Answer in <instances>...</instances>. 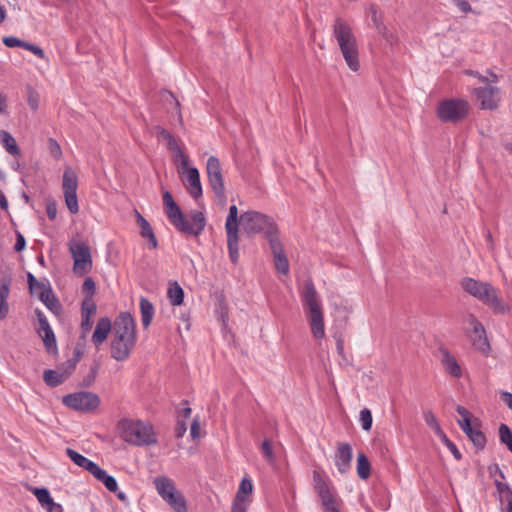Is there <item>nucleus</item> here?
I'll list each match as a JSON object with an SVG mask.
<instances>
[{
    "mask_svg": "<svg viewBox=\"0 0 512 512\" xmlns=\"http://www.w3.org/2000/svg\"><path fill=\"white\" fill-rule=\"evenodd\" d=\"M62 188L65 204L71 214L79 212V204L77 198L78 177L76 172L69 166L64 170L62 177Z\"/></svg>",
    "mask_w": 512,
    "mask_h": 512,
    "instance_id": "9b49d317",
    "label": "nucleus"
},
{
    "mask_svg": "<svg viewBox=\"0 0 512 512\" xmlns=\"http://www.w3.org/2000/svg\"><path fill=\"white\" fill-rule=\"evenodd\" d=\"M154 486L162 499L166 498L167 495L172 494L177 490L174 482L166 476L156 477L154 479Z\"/></svg>",
    "mask_w": 512,
    "mask_h": 512,
    "instance_id": "bb28decb",
    "label": "nucleus"
},
{
    "mask_svg": "<svg viewBox=\"0 0 512 512\" xmlns=\"http://www.w3.org/2000/svg\"><path fill=\"white\" fill-rule=\"evenodd\" d=\"M261 450L263 453L264 458L269 462L273 463L275 460L274 453H273V446L271 440H264L261 445Z\"/></svg>",
    "mask_w": 512,
    "mask_h": 512,
    "instance_id": "49530a36",
    "label": "nucleus"
},
{
    "mask_svg": "<svg viewBox=\"0 0 512 512\" xmlns=\"http://www.w3.org/2000/svg\"><path fill=\"white\" fill-rule=\"evenodd\" d=\"M96 304L91 298H86L81 305V337L85 338L93 326V316L96 313Z\"/></svg>",
    "mask_w": 512,
    "mask_h": 512,
    "instance_id": "a211bd4d",
    "label": "nucleus"
},
{
    "mask_svg": "<svg viewBox=\"0 0 512 512\" xmlns=\"http://www.w3.org/2000/svg\"><path fill=\"white\" fill-rule=\"evenodd\" d=\"M48 150H49L50 155L54 159L60 160L62 158V155H63L62 149H61L59 143L54 138L48 139Z\"/></svg>",
    "mask_w": 512,
    "mask_h": 512,
    "instance_id": "a18cd8bd",
    "label": "nucleus"
},
{
    "mask_svg": "<svg viewBox=\"0 0 512 512\" xmlns=\"http://www.w3.org/2000/svg\"><path fill=\"white\" fill-rule=\"evenodd\" d=\"M0 207L4 210L8 209V201L2 192H0Z\"/></svg>",
    "mask_w": 512,
    "mask_h": 512,
    "instance_id": "774afa93",
    "label": "nucleus"
},
{
    "mask_svg": "<svg viewBox=\"0 0 512 512\" xmlns=\"http://www.w3.org/2000/svg\"><path fill=\"white\" fill-rule=\"evenodd\" d=\"M200 430H201V427H200V423L197 419H194L192 424H191V427H190V435L193 439H197L200 437Z\"/></svg>",
    "mask_w": 512,
    "mask_h": 512,
    "instance_id": "13d9d810",
    "label": "nucleus"
},
{
    "mask_svg": "<svg viewBox=\"0 0 512 512\" xmlns=\"http://www.w3.org/2000/svg\"><path fill=\"white\" fill-rule=\"evenodd\" d=\"M474 93L482 109L492 110L498 107L500 101L498 88L492 86L477 88Z\"/></svg>",
    "mask_w": 512,
    "mask_h": 512,
    "instance_id": "f3484780",
    "label": "nucleus"
},
{
    "mask_svg": "<svg viewBox=\"0 0 512 512\" xmlns=\"http://www.w3.org/2000/svg\"><path fill=\"white\" fill-rule=\"evenodd\" d=\"M252 492H253V483H252L251 479L248 477H243L239 484L236 494L240 495L242 497L251 499Z\"/></svg>",
    "mask_w": 512,
    "mask_h": 512,
    "instance_id": "a19ab883",
    "label": "nucleus"
},
{
    "mask_svg": "<svg viewBox=\"0 0 512 512\" xmlns=\"http://www.w3.org/2000/svg\"><path fill=\"white\" fill-rule=\"evenodd\" d=\"M206 171L211 189L217 197L224 198L225 188L220 161L215 156L207 159Z\"/></svg>",
    "mask_w": 512,
    "mask_h": 512,
    "instance_id": "2eb2a0df",
    "label": "nucleus"
},
{
    "mask_svg": "<svg viewBox=\"0 0 512 512\" xmlns=\"http://www.w3.org/2000/svg\"><path fill=\"white\" fill-rule=\"evenodd\" d=\"M313 487L325 511L340 507L342 500L338 497L335 488L318 471H313Z\"/></svg>",
    "mask_w": 512,
    "mask_h": 512,
    "instance_id": "1a4fd4ad",
    "label": "nucleus"
},
{
    "mask_svg": "<svg viewBox=\"0 0 512 512\" xmlns=\"http://www.w3.org/2000/svg\"><path fill=\"white\" fill-rule=\"evenodd\" d=\"M38 335L41 337L44 346L49 353H53L57 350L56 337L52 328L39 332Z\"/></svg>",
    "mask_w": 512,
    "mask_h": 512,
    "instance_id": "e433bc0d",
    "label": "nucleus"
},
{
    "mask_svg": "<svg viewBox=\"0 0 512 512\" xmlns=\"http://www.w3.org/2000/svg\"><path fill=\"white\" fill-rule=\"evenodd\" d=\"M225 230L229 258L233 264H236L239 260L238 209L236 205H232L229 208Z\"/></svg>",
    "mask_w": 512,
    "mask_h": 512,
    "instance_id": "9d476101",
    "label": "nucleus"
},
{
    "mask_svg": "<svg viewBox=\"0 0 512 512\" xmlns=\"http://www.w3.org/2000/svg\"><path fill=\"white\" fill-rule=\"evenodd\" d=\"M112 330V322L108 317H102L98 320L91 337V341L96 348H99L107 340Z\"/></svg>",
    "mask_w": 512,
    "mask_h": 512,
    "instance_id": "4be33fe9",
    "label": "nucleus"
},
{
    "mask_svg": "<svg viewBox=\"0 0 512 512\" xmlns=\"http://www.w3.org/2000/svg\"><path fill=\"white\" fill-rule=\"evenodd\" d=\"M39 299L46 305L47 308H49L50 310H53L54 308L57 307L58 305V301L56 299V297L54 296L53 294V291L52 289L50 290H45V292H41L40 293V297Z\"/></svg>",
    "mask_w": 512,
    "mask_h": 512,
    "instance_id": "37998d69",
    "label": "nucleus"
},
{
    "mask_svg": "<svg viewBox=\"0 0 512 512\" xmlns=\"http://www.w3.org/2000/svg\"><path fill=\"white\" fill-rule=\"evenodd\" d=\"M2 42L5 46H7L9 48H14V47L23 48L25 41L15 37V36H6L2 39Z\"/></svg>",
    "mask_w": 512,
    "mask_h": 512,
    "instance_id": "8fccbe9b",
    "label": "nucleus"
},
{
    "mask_svg": "<svg viewBox=\"0 0 512 512\" xmlns=\"http://www.w3.org/2000/svg\"><path fill=\"white\" fill-rule=\"evenodd\" d=\"M359 420L361 423V427L365 431H369L372 427L373 418L372 413L369 409L364 408L360 411Z\"/></svg>",
    "mask_w": 512,
    "mask_h": 512,
    "instance_id": "c03bdc74",
    "label": "nucleus"
},
{
    "mask_svg": "<svg viewBox=\"0 0 512 512\" xmlns=\"http://www.w3.org/2000/svg\"><path fill=\"white\" fill-rule=\"evenodd\" d=\"M0 143L5 151L13 157H19L21 150L16 142V139L5 130H0Z\"/></svg>",
    "mask_w": 512,
    "mask_h": 512,
    "instance_id": "a878e982",
    "label": "nucleus"
},
{
    "mask_svg": "<svg viewBox=\"0 0 512 512\" xmlns=\"http://www.w3.org/2000/svg\"><path fill=\"white\" fill-rule=\"evenodd\" d=\"M141 321L144 328H148L154 317V306L145 297L140 299Z\"/></svg>",
    "mask_w": 512,
    "mask_h": 512,
    "instance_id": "72a5a7b5",
    "label": "nucleus"
},
{
    "mask_svg": "<svg viewBox=\"0 0 512 512\" xmlns=\"http://www.w3.org/2000/svg\"><path fill=\"white\" fill-rule=\"evenodd\" d=\"M66 454L70 458V460L73 461L77 466L84 468L91 474H93V472L98 467V464L89 460L88 458H86L85 456L71 448L66 449Z\"/></svg>",
    "mask_w": 512,
    "mask_h": 512,
    "instance_id": "393cba45",
    "label": "nucleus"
},
{
    "mask_svg": "<svg viewBox=\"0 0 512 512\" xmlns=\"http://www.w3.org/2000/svg\"><path fill=\"white\" fill-rule=\"evenodd\" d=\"M453 3L464 13L472 11L471 5L466 0H453Z\"/></svg>",
    "mask_w": 512,
    "mask_h": 512,
    "instance_id": "052dcab7",
    "label": "nucleus"
},
{
    "mask_svg": "<svg viewBox=\"0 0 512 512\" xmlns=\"http://www.w3.org/2000/svg\"><path fill=\"white\" fill-rule=\"evenodd\" d=\"M442 364L445 371L454 378H460L462 376V369L457 362L456 358L449 352H444L442 356Z\"/></svg>",
    "mask_w": 512,
    "mask_h": 512,
    "instance_id": "7c9ffc66",
    "label": "nucleus"
},
{
    "mask_svg": "<svg viewBox=\"0 0 512 512\" xmlns=\"http://www.w3.org/2000/svg\"><path fill=\"white\" fill-rule=\"evenodd\" d=\"M460 285L465 292L489 306L495 313L504 314L509 310L490 283L465 277L461 280Z\"/></svg>",
    "mask_w": 512,
    "mask_h": 512,
    "instance_id": "20e7f679",
    "label": "nucleus"
},
{
    "mask_svg": "<svg viewBox=\"0 0 512 512\" xmlns=\"http://www.w3.org/2000/svg\"><path fill=\"white\" fill-rule=\"evenodd\" d=\"M11 278L2 277L0 279V320L7 317L9 313L8 297L10 294Z\"/></svg>",
    "mask_w": 512,
    "mask_h": 512,
    "instance_id": "b1692460",
    "label": "nucleus"
},
{
    "mask_svg": "<svg viewBox=\"0 0 512 512\" xmlns=\"http://www.w3.org/2000/svg\"><path fill=\"white\" fill-rule=\"evenodd\" d=\"M441 440L451 451V453L454 455L456 459H461V453L459 452L457 446L451 440L448 439L447 435H445V438H441Z\"/></svg>",
    "mask_w": 512,
    "mask_h": 512,
    "instance_id": "6e6d98bb",
    "label": "nucleus"
},
{
    "mask_svg": "<svg viewBox=\"0 0 512 512\" xmlns=\"http://www.w3.org/2000/svg\"><path fill=\"white\" fill-rule=\"evenodd\" d=\"M456 411L460 415V419L457 420V423L462 431L477 448H484L486 437L476 425H472L471 413L463 406H457Z\"/></svg>",
    "mask_w": 512,
    "mask_h": 512,
    "instance_id": "4468645a",
    "label": "nucleus"
},
{
    "mask_svg": "<svg viewBox=\"0 0 512 512\" xmlns=\"http://www.w3.org/2000/svg\"><path fill=\"white\" fill-rule=\"evenodd\" d=\"M163 204L169 221L172 223L176 218H180L182 212L169 191L163 193Z\"/></svg>",
    "mask_w": 512,
    "mask_h": 512,
    "instance_id": "c756f323",
    "label": "nucleus"
},
{
    "mask_svg": "<svg viewBox=\"0 0 512 512\" xmlns=\"http://www.w3.org/2000/svg\"><path fill=\"white\" fill-rule=\"evenodd\" d=\"M352 457L351 445L348 443H340L335 455V465L340 473L344 474L350 469Z\"/></svg>",
    "mask_w": 512,
    "mask_h": 512,
    "instance_id": "aec40b11",
    "label": "nucleus"
},
{
    "mask_svg": "<svg viewBox=\"0 0 512 512\" xmlns=\"http://www.w3.org/2000/svg\"><path fill=\"white\" fill-rule=\"evenodd\" d=\"M183 173L186 174L185 186L187 191L195 200H198L202 196V185L198 169L189 167L188 170H183Z\"/></svg>",
    "mask_w": 512,
    "mask_h": 512,
    "instance_id": "412c9836",
    "label": "nucleus"
},
{
    "mask_svg": "<svg viewBox=\"0 0 512 512\" xmlns=\"http://www.w3.org/2000/svg\"><path fill=\"white\" fill-rule=\"evenodd\" d=\"M23 49H26L30 52H32L34 55H36L38 58L40 59H44L45 58V52L44 50L35 45V44H32V43H29V42H24V45H23Z\"/></svg>",
    "mask_w": 512,
    "mask_h": 512,
    "instance_id": "3c124183",
    "label": "nucleus"
},
{
    "mask_svg": "<svg viewBox=\"0 0 512 512\" xmlns=\"http://www.w3.org/2000/svg\"><path fill=\"white\" fill-rule=\"evenodd\" d=\"M465 74L477 77L482 82H497L498 79L497 75L494 73H490V77H485L480 75L477 71L466 70Z\"/></svg>",
    "mask_w": 512,
    "mask_h": 512,
    "instance_id": "5fc2aeb1",
    "label": "nucleus"
},
{
    "mask_svg": "<svg viewBox=\"0 0 512 512\" xmlns=\"http://www.w3.org/2000/svg\"><path fill=\"white\" fill-rule=\"evenodd\" d=\"M371 13H372V21L374 23V26L376 27L377 31L382 34L383 36H386V27L380 23L377 15V11L374 6L371 7Z\"/></svg>",
    "mask_w": 512,
    "mask_h": 512,
    "instance_id": "864d4df0",
    "label": "nucleus"
},
{
    "mask_svg": "<svg viewBox=\"0 0 512 512\" xmlns=\"http://www.w3.org/2000/svg\"><path fill=\"white\" fill-rule=\"evenodd\" d=\"M174 154V160L175 162L179 163V168L183 170H188L189 168V159L188 156L182 151V149H179Z\"/></svg>",
    "mask_w": 512,
    "mask_h": 512,
    "instance_id": "de8ad7c7",
    "label": "nucleus"
},
{
    "mask_svg": "<svg viewBox=\"0 0 512 512\" xmlns=\"http://www.w3.org/2000/svg\"><path fill=\"white\" fill-rule=\"evenodd\" d=\"M136 345V323L128 312L121 313L114 321L110 344L111 357L116 361L127 360Z\"/></svg>",
    "mask_w": 512,
    "mask_h": 512,
    "instance_id": "f257e3e1",
    "label": "nucleus"
},
{
    "mask_svg": "<svg viewBox=\"0 0 512 512\" xmlns=\"http://www.w3.org/2000/svg\"><path fill=\"white\" fill-rule=\"evenodd\" d=\"M250 503L251 499L236 494L232 503L231 512H246Z\"/></svg>",
    "mask_w": 512,
    "mask_h": 512,
    "instance_id": "79ce46f5",
    "label": "nucleus"
},
{
    "mask_svg": "<svg viewBox=\"0 0 512 512\" xmlns=\"http://www.w3.org/2000/svg\"><path fill=\"white\" fill-rule=\"evenodd\" d=\"M269 245L276 270L283 275H287L290 271V266L279 238H271Z\"/></svg>",
    "mask_w": 512,
    "mask_h": 512,
    "instance_id": "dca6fc26",
    "label": "nucleus"
},
{
    "mask_svg": "<svg viewBox=\"0 0 512 512\" xmlns=\"http://www.w3.org/2000/svg\"><path fill=\"white\" fill-rule=\"evenodd\" d=\"M119 428L122 439L127 443L146 446L157 442L154 429L149 423L125 419L119 423Z\"/></svg>",
    "mask_w": 512,
    "mask_h": 512,
    "instance_id": "39448f33",
    "label": "nucleus"
},
{
    "mask_svg": "<svg viewBox=\"0 0 512 512\" xmlns=\"http://www.w3.org/2000/svg\"><path fill=\"white\" fill-rule=\"evenodd\" d=\"M163 500L174 510V512H188L186 500L179 490L167 495Z\"/></svg>",
    "mask_w": 512,
    "mask_h": 512,
    "instance_id": "2f4dec72",
    "label": "nucleus"
},
{
    "mask_svg": "<svg viewBox=\"0 0 512 512\" xmlns=\"http://www.w3.org/2000/svg\"><path fill=\"white\" fill-rule=\"evenodd\" d=\"M167 297L173 306H179L183 303L184 291L177 282H173L169 284Z\"/></svg>",
    "mask_w": 512,
    "mask_h": 512,
    "instance_id": "f704fd0d",
    "label": "nucleus"
},
{
    "mask_svg": "<svg viewBox=\"0 0 512 512\" xmlns=\"http://www.w3.org/2000/svg\"><path fill=\"white\" fill-rule=\"evenodd\" d=\"M157 132H158V136L160 138L164 139L165 141H167L168 139H170L172 137L171 133H169L164 128L158 127Z\"/></svg>",
    "mask_w": 512,
    "mask_h": 512,
    "instance_id": "69168bd1",
    "label": "nucleus"
},
{
    "mask_svg": "<svg viewBox=\"0 0 512 512\" xmlns=\"http://www.w3.org/2000/svg\"><path fill=\"white\" fill-rule=\"evenodd\" d=\"M62 402L73 410L91 412L100 405V398L93 392L81 391L65 395Z\"/></svg>",
    "mask_w": 512,
    "mask_h": 512,
    "instance_id": "f8f14e48",
    "label": "nucleus"
},
{
    "mask_svg": "<svg viewBox=\"0 0 512 512\" xmlns=\"http://www.w3.org/2000/svg\"><path fill=\"white\" fill-rule=\"evenodd\" d=\"M43 379L48 386L56 387L62 384L65 381L66 377L63 373L48 369L44 371Z\"/></svg>",
    "mask_w": 512,
    "mask_h": 512,
    "instance_id": "c9c22d12",
    "label": "nucleus"
},
{
    "mask_svg": "<svg viewBox=\"0 0 512 512\" xmlns=\"http://www.w3.org/2000/svg\"><path fill=\"white\" fill-rule=\"evenodd\" d=\"M424 420L427 426L431 428L440 439L445 438L446 434L441 429L435 415L431 411H427L424 413Z\"/></svg>",
    "mask_w": 512,
    "mask_h": 512,
    "instance_id": "58836bf2",
    "label": "nucleus"
},
{
    "mask_svg": "<svg viewBox=\"0 0 512 512\" xmlns=\"http://www.w3.org/2000/svg\"><path fill=\"white\" fill-rule=\"evenodd\" d=\"M299 294L313 337L315 339L324 338L325 325L322 300L311 279H307L303 283Z\"/></svg>",
    "mask_w": 512,
    "mask_h": 512,
    "instance_id": "f03ea898",
    "label": "nucleus"
},
{
    "mask_svg": "<svg viewBox=\"0 0 512 512\" xmlns=\"http://www.w3.org/2000/svg\"><path fill=\"white\" fill-rule=\"evenodd\" d=\"M172 224L182 233L198 236L205 228L206 218L203 212L197 210L191 211L188 218L181 212L180 218H176Z\"/></svg>",
    "mask_w": 512,
    "mask_h": 512,
    "instance_id": "ddd939ff",
    "label": "nucleus"
},
{
    "mask_svg": "<svg viewBox=\"0 0 512 512\" xmlns=\"http://www.w3.org/2000/svg\"><path fill=\"white\" fill-rule=\"evenodd\" d=\"M33 290H30V293L32 295H36L38 297H40V293L41 292H45V290H50L51 287L49 285V282L48 281H37L35 283V285H33Z\"/></svg>",
    "mask_w": 512,
    "mask_h": 512,
    "instance_id": "603ef678",
    "label": "nucleus"
},
{
    "mask_svg": "<svg viewBox=\"0 0 512 512\" xmlns=\"http://www.w3.org/2000/svg\"><path fill=\"white\" fill-rule=\"evenodd\" d=\"M82 288L85 293L92 296L96 290L95 282L93 281V279L91 277H88L84 280Z\"/></svg>",
    "mask_w": 512,
    "mask_h": 512,
    "instance_id": "4d7b16f0",
    "label": "nucleus"
},
{
    "mask_svg": "<svg viewBox=\"0 0 512 512\" xmlns=\"http://www.w3.org/2000/svg\"><path fill=\"white\" fill-rule=\"evenodd\" d=\"M27 281H28V286H29V290H33V285H35V283L38 281L33 274L31 273H28L27 275Z\"/></svg>",
    "mask_w": 512,
    "mask_h": 512,
    "instance_id": "338daca9",
    "label": "nucleus"
},
{
    "mask_svg": "<svg viewBox=\"0 0 512 512\" xmlns=\"http://www.w3.org/2000/svg\"><path fill=\"white\" fill-rule=\"evenodd\" d=\"M371 466L368 458L364 453H359L357 456V474L365 480L370 476Z\"/></svg>",
    "mask_w": 512,
    "mask_h": 512,
    "instance_id": "4c0bfd02",
    "label": "nucleus"
},
{
    "mask_svg": "<svg viewBox=\"0 0 512 512\" xmlns=\"http://www.w3.org/2000/svg\"><path fill=\"white\" fill-rule=\"evenodd\" d=\"M470 110L468 101L462 98H448L440 101L436 108V115L445 123H458L464 120Z\"/></svg>",
    "mask_w": 512,
    "mask_h": 512,
    "instance_id": "0eeeda50",
    "label": "nucleus"
},
{
    "mask_svg": "<svg viewBox=\"0 0 512 512\" xmlns=\"http://www.w3.org/2000/svg\"><path fill=\"white\" fill-rule=\"evenodd\" d=\"M496 490L499 494V499L502 503H505V512H512V488L507 484L495 481Z\"/></svg>",
    "mask_w": 512,
    "mask_h": 512,
    "instance_id": "cd10ccee",
    "label": "nucleus"
},
{
    "mask_svg": "<svg viewBox=\"0 0 512 512\" xmlns=\"http://www.w3.org/2000/svg\"><path fill=\"white\" fill-rule=\"evenodd\" d=\"M499 437L501 443L506 445L507 449L512 453V431L506 424L500 425Z\"/></svg>",
    "mask_w": 512,
    "mask_h": 512,
    "instance_id": "ea45409f",
    "label": "nucleus"
},
{
    "mask_svg": "<svg viewBox=\"0 0 512 512\" xmlns=\"http://www.w3.org/2000/svg\"><path fill=\"white\" fill-rule=\"evenodd\" d=\"M333 35L346 64L352 71L357 72L360 68L359 51L351 26L343 19L337 18L333 24Z\"/></svg>",
    "mask_w": 512,
    "mask_h": 512,
    "instance_id": "7ed1b4c3",
    "label": "nucleus"
},
{
    "mask_svg": "<svg viewBox=\"0 0 512 512\" xmlns=\"http://www.w3.org/2000/svg\"><path fill=\"white\" fill-rule=\"evenodd\" d=\"M466 321L473 331L472 340L474 345L483 352L488 350L489 343L487 342L483 325L473 315H469Z\"/></svg>",
    "mask_w": 512,
    "mask_h": 512,
    "instance_id": "6ab92c4d",
    "label": "nucleus"
},
{
    "mask_svg": "<svg viewBox=\"0 0 512 512\" xmlns=\"http://www.w3.org/2000/svg\"><path fill=\"white\" fill-rule=\"evenodd\" d=\"M35 315L37 317L38 324H39V328L37 330L38 333L51 328L46 316L44 315V313L41 310L36 309Z\"/></svg>",
    "mask_w": 512,
    "mask_h": 512,
    "instance_id": "09e8293b",
    "label": "nucleus"
},
{
    "mask_svg": "<svg viewBox=\"0 0 512 512\" xmlns=\"http://www.w3.org/2000/svg\"><path fill=\"white\" fill-rule=\"evenodd\" d=\"M69 252L73 258V271L83 276L92 269V257L88 244L79 239H72L68 243Z\"/></svg>",
    "mask_w": 512,
    "mask_h": 512,
    "instance_id": "6e6552de",
    "label": "nucleus"
},
{
    "mask_svg": "<svg viewBox=\"0 0 512 512\" xmlns=\"http://www.w3.org/2000/svg\"><path fill=\"white\" fill-rule=\"evenodd\" d=\"M98 481L102 482L106 489L110 492H117L118 490V484L116 479L107 474V472L100 468L99 466L96 468V470L92 474Z\"/></svg>",
    "mask_w": 512,
    "mask_h": 512,
    "instance_id": "473e14b6",
    "label": "nucleus"
},
{
    "mask_svg": "<svg viewBox=\"0 0 512 512\" xmlns=\"http://www.w3.org/2000/svg\"><path fill=\"white\" fill-rule=\"evenodd\" d=\"M501 398L505 402V404L512 409V393L510 392H502Z\"/></svg>",
    "mask_w": 512,
    "mask_h": 512,
    "instance_id": "0e129e2a",
    "label": "nucleus"
},
{
    "mask_svg": "<svg viewBox=\"0 0 512 512\" xmlns=\"http://www.w3.org/2000/svg\"><path fill=\"white\" fill-rule=\"evenodd\" d=\"M26 246L25 238L22 234L18 233L16 238V243L14 246L15 251L20 252L22 251Z\"/></svg>",
    "mask_w": 512,
    "mask_h": 512,
    "instance_id": "680f3d73",
    "label": "nucleus"
},
{
    "mask_svg": "<svg viewBox=\"0 0 512 512\" xmlns=\"http://www.w3.org/2000/svg\"><path fill=\"white\" fill-rule=\"evenodd\" d=\"M166 142H167L168 149L173 153H175L176 151L181 149L180 146L178 145L176 139L173 136L170 139H168Z\"/></svg>",
    "mask_w": 512,
    "mask_h": 512,
    "instance_id": "e2e57ef3",
    "label": "nucleus"
},
{
    "mask_svg": "<svg viewBox=\"0 0 512 512\" xmlns=\"http://www.w3.org/2000/svg\"><path fill=\"white\" fill-rule=\"evenodd\" d=\"M34 495L37 500L41 504V506L47 510V512H61L62 506L58 503H55L52 497L50 496L49 490L46 488H36L34 490Z\"/></svg>",
    "mask_w": 512,
    "mask_h": 512,
    "instance_id": "5701e85b",
    "label": "nucleus"
},
{
    "mask_svg": "<svg viewBox=\"0 0 512 512\" xmlns=\"http://www.w3.org/2000/svg\"><path fill=\"white\" fill-rule=\"evenodd\" d=\"M136 217H137V223L140 227V235L143 238H147L149 242L151 243V246L153 249H155L158 245L157 239L154 235L153 229L149 222L139 213L136 211Z\"/></svg>",
    "mask_w": 512,
    "mask_h": 512,
    "instance_id": "c85d7f7f",
    "label": "nucleus"
},
{
    "mask_svg": "<svg viewBox=\"0 0 512 512\" xmlns=\"http://www.w3.org/2000/svg\"><path fill=\"white\" fill-rule=\"evenodd\" d=\"M47 216L50 220H54L57 215V205L55 202H48L46 206Z\"/></svg>",
    "mask_w": 512,
    "mask_h": 512,
    "instance_id": "bf43d9fd",
    "label": "nucleus"
},
{
    "mask_svg": "<svg viewBox=\"0 0 512 512\" xmlns=\"http://www.w3.org/2000/svg\"><path fill=\"white\" fill-rule=\"evenodd\" d=\"M240 223L248 234L263 233L268 241L278 237V227L272 218L257 211H247L240 216Z\"/></svg>",
    "mask_w": 512,
    "mask_h": 512,
    "instance_id": "423d86ee",
    "label": "nucleus"
}]
</instances>
